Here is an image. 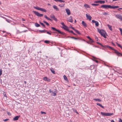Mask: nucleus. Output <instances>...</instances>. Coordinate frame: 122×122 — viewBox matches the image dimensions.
I'll list each match as a JSON object with an SVG mask.
<instances>
[{"mask_svg": "<svg viewBox=\"0 0 122 122\" xmlns=\"http://www.w3.org/2000/svg\"><path fill=\"white\" fill-rule=\"evenodd\" d=\"M53 7L56 11H58L59 10V9L57 8V6L56 5H53Z\"/></svg>", "mask_w": 122, "mask_h": 122, "instance_id": "17", "label": "nucleus"}, {"mask_svg": "<svg viewBox=\"0 0 122 122\" xmlns=\"http://www.w3.org/2000/svg\"><path fill=\"white\" fill-rule=\"evenodd\" d=\"M103 14L104 15H109V14L108 13H107L105 12H104V14Z\"/></svg>", "mask_w": 122, "mask_h": 122, "instance_id": "37", "label": "nucleus"}, {"mask_svg": "<svg viewBox=\"0 0 122 122\" xmlns=\"http://www.w3.org/2000/svg\"><path fill=\"white\" fill-rule=\"evenodd\" d=\"M57 2H65L64 1L62 0H58Z\"/></svg>", "mask_w": 122, "mask_h": 122, "instance_id": "36", "label": "nucleus"}, {"mask_svg": "<svg viewBox=\"0 0 122 122\" xmlns=\"http://www.w3.org/2000/svg\"><path fill=\"white\" fill-rule=\"evenodd\" d=\"M41 24L44 27H45V25L43 23H41Z\"/></svg>", "mask_w": 122, "mask_h": 122, "instance_id": "42", "label": "nucleus"}, {"mask_svg": "<svg viewBox=\"0 0 122 122\" xmlns=\"http://www.w3.org/2000/svg\"><path fill=\"white\" fill-rule=\"evenodd\" d=\"M50 17L51 18H52L53 20L55 21H57V19L53 15H51L50 16Z\"/></svg>", "mask_w": 122, "mask_h": 122, "instance_id": "16", "label": "nucleus"}, {"mask_svg": "<svg viewBox=\"0 0 122 122\" xmlns=\"http://www.w3.org/2000/svg\"><path fill=\"white\" fill-rule=\"evenodd\" d=\"M46 32L47 33V34H49L50 35H51V34L49 32L47 31V32Z\"/></svg>", "mask_w": 122, "mask_h": 122, "instance_id": "43", "label": "nucleus"}, {"mask_svg": "<svg viewBox=\"0 0 122 122\" xmlns=\"http://www.w3.org/2000/svg\"><path fill=\"white\" fill-rule=\"evenodd\" d=\"M44 17H45L46 18V19H47L48 18V17L46 15H45L44 16Z\"/></svg>", "mask_w": 122, "mask_h": 122, "instance_id": "53", "label": "nucleus"}, {"mask_svg": "<svg viewBox=\"0 0 122 122\" xmlns=\"http://www.w3.org/2000/svg\"><path fill=\"white\" fill-rule=\"evenodd\" d=\"M49 92L51 93V95L53 96H56V93H57V91L56 89L54 90H53L52 91H51V89H50Z\"/></svg>", "mask_w": 122, "mask_h": 122, "instance_id": "3", "label": "nucleus"}, {"mask_svg": "<svg viewBox=\"0 0 122 122\" xmlns=\"http://www.w3.org/2000/svg\"><path fill=\"white\" fill-rule=\"evenodd\" d=\"M43 79L44 80L47 81H50V80L49 78H48L46 77H43Z\"/></svg>", "mask_w": 122, "mask_h": 122, "instance_id": "19", "label": "nucleus"}, {"mask_svg": "<svg viewBox=\"0 0 122 122\" xmlns=\"http://www.w3.org/2000/svg\"><path fill=\"white\" fill-rule=\"evenodd\" d=\"M116 43L117 44V45L120 47L121 48V49H122V46L120 44H118V43Z\"/></svg>", "mask_w": 122, "mask_h": 122, "instance_id": "34", "label": "nucleus"}, {"mask_svg": "<svg viewBox=\"0 0 122 122\" xmlns=\"http://www.w3.org/2000/svg\"><path fill=\"white\" fill-rule=\"evenodd\" d=\"M51 28L53 30H54L57 31L59 33H60L61 34L64 35V33H63V32H61V31L60 30L56 29L54 27H52Z\"/></svg>", "mask_w": 122, "mask_h": 122, "instance_id": "8", "label": "nucleus"}, {"mask_svg": "<svg viewBox=\"0 0 122 122\" xmlns=\"http://www.w3.org/2000/svg\"><path fill=\"white\" fill-rule=\"evenodd\" d=\"M112 50H113L114 51V52L117 54L118 56H122V55L121 54L119 53L117 51L114 49L113 48Z\"/></svg>", "mask_w": 122, "mask_h": 122, "instance_id": "7", "label": "nucleus"}, {"mask_svg": "<svg viewBox=\"0 0 122 122\" xmlns=\"http://www.w3.org/2000/svg\"><path fill=\"white\" fill-rule=\"evenodd\" d=\"M33 12L37 16L39 17H41L43 15V14H40L38 12L35 11H33Z\"/></svg>", "mask_w": 122, "mask_h": 122, "instance_id": "6", "label": "nucleus"}, {"mask_svg": "<svg viewBox=\"0 0 122 122\" xmlns=\"http://www.w3.org/2000/svg\"><path fill=\"white\" fill-rule=\"evenodd\" d=\"M41 114H43V113H44V114H46V113L45 112L41 111Z\"/></svg>", "mask_w": 122, "mask_h": 122, "instance_id": "45", "label": "nucleus"}, {"mask_svg": "<svg viewBox=\"0 0 122 122\" xmlns=\"http://www.w3.org/2000/svg\"><path fill=\"white\" fill-rule=\"evenodd\" d=\"M43 22L44 23H45L48 26L49 25V23L46 21H43Z\"/></svg>", "mask_w": 122, "mask_h": 122, "instance_id": "30", "label": "nucleus"}, {"mask_svg": "<svg viewBox=\"0 0 122 122\" xmlns=\"http://www.w3.org/2000/svg\"><path fill=\"white\" fill-rule=\"evenodd\" d=\"M1 17L2 18H4V19H5V20H6V19H7L6 18H5V17H3V16H1Z\"/></svg>", "mask_w": 122, "mask_h": 122, "instance_id": "55", "label": "nucleus"}, {"mask_svg": "<svg viewBox=\"0 0 122 122\" xmlns=\"http://www.w3.org/2000/svg\"><path fill=\"white\" fill-rule=\"evenodd\" d=\"M95 3H99V0L97 1H95L94 2Z\"/></svg>", "mask_w": 122, "mask_h": 122, "instance_id": "51", "label": "nucleus"}, {"mask_svg": "<svg viewBox=\"0 0 122 122\" xmlns=\"http://www.w3.org/2000/svg\"><path fill=\"white\" fill-rule=\"evenodd\" d=\"M87 38L89 39L90 40V39H91V38H90L89 36H87Z\"/></svg>", "mask_w": 122, "mask_h": 122, "instance_id": "57", "label": "nucleus"}, {"mask_svg": "<svg viewBox=\"0 0 122 122\" xmlns=\"http://www.w3.org/2000/svg\"><path fill=\"white\" fill-rule=\"evenodd\" d=\"M84 6L86 8H90L89 6L88 5L86 4H85L84 5Z\"/></svg>", "mask_w": 122, "mask_h": 122, "instance_id": "21", "label": "nucleus"}, {"mask_svg": "<svg viewBox=\"0 0 122 122\" xmlns=\"http://www.w3.org/2000/svg\"><path fill=\"white\" fill-rule=\"evenodd\" d=\"M63 77L64 80L66 81H67V80H68L67 77L66 76L64 75L63 76Z\"/></svg>", "mask_w": 122, "mask_h": 122, "instance_id": "29", "label": "nucleus"}, {"mask_svg": "<svg viewBox=\"0 0 122 122\" xmlns=\"http://www.w3.org/2000/svg\"><path fill=\"white\" fill-rule=\"evenodd\" d=\"M70 28H71L73 30H74V29H74V28L72 26H71L70 27Z\"/></svg>", "mask_w": 122, "mask_h": 122, "instance_id": "50", "label": "nucleus"}, {"mask_svg": "<svg viewBox=\"0 0 122 122\" xmlns=\"http://www.w3.org/2000/svg\"><path fill=\"white\" fill-rule=\"evenodd\" d=\"M34 8L35 9H36L37 10H40L41 11L44 12H46V10L43 8H40L38 6H34Z\"/></svg>", "mask_w": 122, "mask_h": 122, "instance_id": "5", "label": "nucleus"}, {"mask_svg": "<svg viewBox=\"0 0 122 122\" xmlns=\"http://www.w3.org/2000/svg\"><path fill=\"white\" fill-rule=\"evenodd\" d=\"M73 111H74V112H76V113H77V114H78V112H77V111H76V110L74 109Z\"/></svg>", "mask_w": 122, "mask_h": 122, "instance_id": "47", "label": "nucleus"}, {"mask_svg": "<svg viewBox=\"0 0 122 122\" xmlns=\"http://www.w3.org/2000/svg\"><path fill=\"white\" fill-rule=\"evenodd\" d=\"M35 25L36 27H39L40 26V25L37 23H35Z\"/></svg>", "mask_w": 122, "mask_h": 122, "instance_id": "28", "label": "nucleus"}, {"mask_svg": "<svg viewBox=\"0 0 122 122\" xmlns=\"http://www.w3.org/2000/svg\"><path fill=\"white\" fill-rule=\"evenodd\" d=\"M20 117V116H17L13 118V120L14 121H16L17 120L19 117Z\"/></svg>", "mask_w": 122, "mask_h": 122, "instance_id": "18", "label": "nucleus"}, {"mask_svg": "<svg viewBox=\"0 0 122 122\" xmlns=\"http://www.w3.org/2000/svg\"><path fill=\"white\" fill-rule=\"evenodd\" d=\"M67 20L68 21L70 22H72L73 20L72 19V17L71 16L68 18L67 19Z\"/></svg>", "mask_w": 122, "mask_h": 122, "instance_id": "11", "label": "nucleus"}, {"mask_svg": "<svg viewBox=\"0 0 122 122\" xmlns=\"http://www.w3.org/2000/svg\"><path fill=\"white\" fill-rule=\"evenodd\" d=\"M122 8H120L118 9V10L119 11H120V10H122Z\"/></svg>", "mask_w": 122, "mask_h": 122, "instance_id": "56", "label": "nucleus"}, {"mask_svg": "<svg viewBox=\"0 0 122 122\" xmlns=\"http://www.w3.org/2000/svg\"><path fill=\"white\" fill-rule=\"evenodd\" d=\"M39 32H40L41 33H45L46 32H47V30H39Z\"/></svg>", "mask_w": 122, "mask_h": 122, "instance_id": "25", "label": "nucleus"}, {"mask_svg": "<svg viewBox=\"0 0 122 122\" xmlns=\"http://www.w3.org/2000/svg\"><path fill=\"white\" fill-rule=\"evenodd\" d=\"M61 24L63 26H65V25L63 22L61 23Z\"/></svg>", "mask_w": 122, "mask_h": 122, "instance_id": "44", "label": "nucleus"}, {"mask_svg": "<svg viewBox=\"0 0 122 122\" xmlns=\"http://www.w3.org/2000/svg\"><path fill=\"white\" fill-rule=\"evenodd\" d=\"M61 28L68 32L70 31L68 29V27L66 26V25H65V26H64L61 27Z\"/></svg>", "mask_w": 122, "mask_h": 122, "instance_id": "13", "label": "nucleus"}, {"mask_svg": "<svg viewBox=\"0 0 122 122\" xmlns=\"http://www.w3.org/2000/svg\"><path fill=\"white\" fill-rule=\"evenodd\" d=\"M44 42L46 43H48L49 42V41H48L46 40Z\"/></svg>", "mask_w": 122, "mask_h": 122, "instance_id": "39", "label": "nucleus"}, {"mask_svg": "<svg viewBox=\"0 0 122 122\" xmlns=\"http://www.w3.org/2000/svg\"><path fill=\"white\" fill-rule=\"evenodd\" d=\"M101 114L103 116H110L112 115L113 114L112 113H104L102 112H101Z\"/></svg>", "mask_w": 122, "mask_h": 122, "instance_id": "4", "label": "nucleus"}, {"mask_svg": "<svg viewBox=\"0 0 122 122\" xmlns=\"http://www.w3.org/2000/svg\"><path fill=\"white\" fill-rule=\"evenodd\" d=\"M115 16L117 18L119 19L122 21V16L121 15H116Z\"/></svg>", "mask_w": 122, "mask_h": 122, "instance_id": "9", "label": "nucleus"}, {"mask_svg": "<svg viewBox=\"0 0 122 122\" xmlns=\"http://www.w3.org/2000/svg\"><path fill=\"white\" fill-rule=\"evenodd\" d=\"M91 42H93V40L91 39L90 40Z\"/></svg>", "mask_w": 122, "mask_h": 122, "instance_id": "54", "label": "nucleus"}, {"mask_svg": "<svg viewBox=\"0 0 122 122\" xmlns=\"http://www.w3.org/2000/svg\"><path fill=\"white\" fill-rule=\"evenodd\" d=\"M111 122H114L113 120H112L111 121Z\"/></svg>", "mask_w": 122, "mask_h": 122, "instance_id": "62", "label": "nucleus"}, {"mask_svg": "<svg viewBox=\"0 0 122 122\" xmlns=\"http://www.w3.org/2000/svg\"><path fill=\"white\" fill-rule=\"evenodd\" d=\"M47 19L48 20H50V21H52V20L50 18H49V17Z\"/></svg>", "mask_w": 122, "mask_h": 122, "instance_id": "49", "label": "nucleus"}, {"mask_svg": "<svg viewBox=\"0 0 122 122\" xmlns=\"http://www.w3.org/2000/svg\"><path fill=\"white\" fill-rule=\"evenodd\" d=\"M70 31V32H71V33H73V31L72 30H71V31Z\"/></svg>", "mask_w": 122, "mask_h": 122, "instance_id": "60", "label": "nucleus"}, {"mask_svg": "<svg viewBox=\"0 0 122 122\" xmlns=\"http://www.w3.org/2000/svg\"><path fill=\"white\" fill-rule=\"evenodd\" d=\"M91 5L92 6H96L99 5V4H96L93 3L91 4Z\"/></svg>", "mask_w": 122, "mask_h": 122, "instance_id": "32", "label": "nucleus"}, {"mask_svg": "<svg viewBox=\"0 0 122 122\" xmlns=\"http://www.w3.org/2000/svg\"><path fill=\"white\" fill-rule=\"evenodd\" d=\"M3 95H4V97H7V96L6 95V93L5 92H4L3 93Z\"/></svg>", "mask_w": 122, "mask_h": 122, "instance_id": "40", "label": "nucleus"}, {"mask_svg": "<svg viewBox=\"0 0 122 122\" xmlns=\"http://www.w3.org/2000/svg\"><path fill=\"white\" fill-rule=\"evenodd\" d=\"M119 122H122V120L120 118L119 119Z\"/></svg>", "mask_w": 122, "mask_h": 122, "instance_id": "46", "label": "nucleus"}, {"mask_svg": "<svg viewBox=\"0 0 122 122\" xmlns=\"http://www.w3.org/2000/svg\"><path fill=\"white\" fill-rule=\"evenodd\" d=\"M97 105H98L100 106V107H102L103 108H104V107L100 103H97Z\"/></svg>", "mask_w": 122, "mask_h": 122, "instance_id": "24", "label": "nucleus"}, {"mask_svg": "<svg viewBox=\"0 0 122 122\" xmlns=\"http://www.w3.org/2000/svg\"><path fill=\"white\" fill-rule=\"evenodd\" d=\"M86 16L87 19H89L90 21L91 20L92 17L89 14L88 15L87 14H86Z\"/></svg>", "mask_w": 122, "mask_h": 122, "instance_id": "14", "label": "nucleus"}, {"mask_svg": "<svg viewBox=\"0 0 122 122\" xmlns=\"http://www.w3.org/2000/svg\"><path fill=\"white\" fill-rule=\"evenodd\" d=\"M105 3L104 0H99V3L101 4H104Z\"/></svg>", "mask_w": 122, "mask_h": 122, "instance_id": "27", "label": "nucleus"}, {"mask_svg": "<svg viewBox=\"0 0 122 122\" xmlns=\"http://www.w3.org/2000/svg\"><path fill=\"white\" fill-rule=\"evenodd\" d=\"M78 34H80V32L77 30H76L75 29L74 30Z\"/></svg>", "mask_w": 122, "mask_h": 122, "instance_id": "31", "label": "nucleus"}, {"mask_svg": "<svg viewBox=\"0 0 122 122\" xmlns=\"http://www.w3.org/2000/svg\"><path fill=\"white\" fill-rule=\"evenodd\" d=\"M82 24L83 25L84 27H86V26L87 25L86 24L85 22L84 21H82Z\"/></svg>", "mask_w": 122, "mask_h": 122, "instance_id": "22", "label": "nucleus"}, {"mask_svg": "<svg viewBox=\"0 0 122 122\" xmlns=\"http://www.w3.org/2000/svg\"><path fill=\"white\" fill-rule=\"evenodd\" d=\"M66 11L68 15H69L71 14V12L70 10L68 8L66 9Z\"/></svg>", "mask_w": 122, "mask_h": 122, "instance_id": "15", "label": "nucleus"}, {"mask_svg": "<svg viewBox=\"0 0 122 122\" xmlns=\"http://www.w3.org/2000/svg\"><path fill=\"white\" fill-rule=\"evenodd\" d=\"M24 82L25 83V84H26V82L25 81H24Z\"/></svg>", "mask_w": 122, "mask_h": 122, "instance_id": "64", "label": "nucleus"}, {"mask_svg": "<svg viewBox=\"0 0 122 122\" xmlns=\"http://www.w3.org/2000/svg\"><path fill=\"white\" fill-rule=\"evenodd\" d=\"M50 70H51V71L52 73L54 74H55V71L54 69L51 68L50 69Z\"/></svg>", "mask_w": 122, "mask_h": 122, "instance_id": "20", "label": "nucleus"}, {"mask_svg": "<svg viewBox=\"0 0 122 122\" xmlns=\"http://www.w3.org/2000/svg\"><path fill=\"white\" fill-rule=\"evenodd\" d=\"M6 20L8 22V23H10V22L7 19H6Z\"/></svg>", "mask_w": 122, "mask_h": 122, "instance_id": "58", "label": "nucleus"}, {"mask_svg": "<svg viewBox=\"0 0 122 122\" xmlns=\"http://www.w3.org/2000/svg\"><path fill=\"white\" fill-rule=\"evenodd\" d=\"M2 74V69H0V76Z\"/></svg>", "mask_w": 122, "mask_h": 122, "instance_id": "41", "label": "nucleus"}, {"mask_svg": "<svg viewBox=\"0 0 122 122\" xmlns=\"http://www.w3.org/2000/svg\"><path fill=\"white\" fill-rule=\"evenodd\" d=\"M119 7L118 6H111L109 5H103L101 6V7L106 9L109 8L112 9H116L119 8Z\"/></svg>", "mask_w": 122, "mask_h": 122, "instance_id": "1", "label": "nucleus"}, {"mask_svg": "<svg viewBox=\"0 0 122 122\" xmlns=\"http://www.w3.org/2000/svg\"><path fill=\"white\" fill-rule=\"evenodd\" d=\"M107 25L109 29L111 30H112V26L109 24H107Z\"/></svg>", "mask_w": 122, "mask_h": 122, "instance_id": "23", "label": "nucleus"}, {"mask_svg": "<svg viewBox=\"0 0 122 122\" xmlns=\"http://www.w3.org/2000/svg\"><path fill=\"white\" fill-rule=\"evenodd\" d=\"M97 43L99 44L101 46H102V47H107V48H110L111 49H112L113 48L112 47H111V46H107V45L106 46H105V47L102 44H101V43H98V42Z\"/></svg>", "mask_w": 122, "mask_h": 122, "instance_id": "12", "label": "nucleus"}, {"mask_svg": "<svg viewBox=\"0 0 122 122\" xmlns=\"http://www.w3.org/2000/svg\"><path fill=\"white\" fill-rule=\"evenodd\" d=\"M93 100L95 101H98L99 102H101V100L99 99H95L94 98L93 99Z\"/></svg>", "mask_w": 122, "mask_h": 122, "instance_id": "26", "label": "nucleus"}, {"mask_svg": "<svg viewBox=\"0 0 122 122\" xmlns=\"http://www.w3.org/2000/svg\"><path fill=\"white\" fill-rule=\"evenodd\" d=\"M92 23H95V25L97 27L99 25V24L98 22L97 21H95L94 20H92Z\"/></svg>", "mask_w": 122, "mask_h": 122, "instance_id": "10", "label": "nucleus"}, {"mask_svg": "<svg viewBox=\"0 0 122 122\" xmlns=\"http://www.w3.org/2000/svg\"><path fill=\"white\" fill-rule=\"evenodd\" d=\"M7 114H8V115H10V113L9 112H7Z\"/></svg>", "mask_w": 122, "mask_h": 122, "instance_id": "52", "label": "nucleus"}, {"mask_svg": "<svg viewBox=\"0 0 122 122\" xmlns=\"http://www.w3.org/2000/svg\"><path fill=\"white\" fill-rule=\"evenodd\" d=\"M22 20L23 21H25V19H22Z\"/></svg>", "mask_w": 122, "mask_h": 122, "instance_id": "63", "label": "nucleus"}, {"mask_svg": "<svg viewBox=\"0 0 122 122\" xmlns=\"http://www.w3.org/2000/svg\"><path fill=\"white\" fill-rule=\"evenodd\" d=\"M68 37H70V38H73L74 39H76V40H77V39H78L77 38H75V37H71L68 36Z\"/></svg>", "mask_w": 122, "mask_h": 122, "instance_id": "33", "label": "nucleus"}, {"mask_svg": "<svg viewBox=\"0 0 122 122\" xmlns=\"http://www.w3.org/2000/svg\"><path fill=\"white\" fill-rule=\"evenodd\" d=\"M94 61H95L97 63H98V61L96 60H94Z\"/></svg>", "mask_w": 122, "mask_h": 122, "instance_id": "59", "label": "nucleus"}, {"mask_svg": "<svg viewBox=\"0 0 122 122\" xmlns=\"http://www.w3.org/2000/svg\"><path fill=\"white\" fill-rule=\"evenodd\" d=\"M64 4H60L59 5V6L61 7H63L64 6Z\"/></svg>", "mask_w": 122, "mask_h": 122, "instance_id": "35", "label": "nucleus"}, {"mask_svg": "<svg viewBox=\"0 0 122 122\" xmlns=\"http://www.w3.org/2000/svg\"><path fill=\"white\" fill-rule=\"evenodd\" d=\"M8 120H9V119H6L4 120L3 121H4L5 122V121H8Z\"/></svg>", "mask_w": 122, "mask_h": 122, "instance_id": "48", "label": "nucleus"}, {"mask_svg": "<svg viewBox=\"0 0 122 122\" xmlns=\"http://www.w3.org/2000/svg\"><path fill=\"white\" fill-rule=\"evenodd\" d=\"M112 45H113V46H115V44L113 43L112 42Z\"/></svg>", "mask_w": 122, "mask_h": 122, "instance_id": "61", "label": "nucleus"}, {"mask_svg": "<svg viewBox=\"0 0 122 122\" xmlns=\"http://www.w3.org/2000/svg\"><path fill=\"white\" fill-rule=\"evenodd\" d=\"M98 32L101 35L103 36L104 38H106V37L105 36V32L103 30H100L98 28H97Z\"/></svg>", "mask_w": 122, "mask_h": 122, "instance_id": "2", "label": "nucleus"}, {"mask_svg": "<svg viewBox=\"0 0 122 122\" xmlns=\"http://www.w3.org/2000/svg\"><path fill=\"white\" fill-rule=\"evenodd\" d=\"M120 30V31L121 34L122 35V29L121 28H119Z\"/></svg>", "mask_w": 122, "mask_h": 122, "instance_id": "38", "label": "nucleus"}]
</instances>
